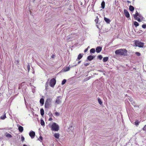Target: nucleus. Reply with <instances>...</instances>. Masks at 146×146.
I'll return each mask as SVG.
<instances>
[{"label":"nucleus","mask_w":146,"mask_h":146,"mask_svg":"<svg viewBox=\"0 0 146 146\" xmlns=\"http://www.w3.org/2000/svg\"><path fill=\"white\" fill-rule=\"evenodd\" d=\"M74 35V36H75L76 35Z\"/></svg>","instance_id":"nucleus-48"},{"label":"nucleus","mask_w":146,"mask_h":146,"mask_svg":"<svg viewBox=\"0 0 146 146\" xmlns=\"http://www.w3.org/2000/svg\"><path fill=\"white\" fill-rule=\"evenodd\" d=\"M142 27L144 29L146 28V25L145 24L143 25H142Z\"/></svg>","instance_id":"nucleus-31"},{"label":"nucleus","mask_w":146,"mask_h":146,"mask_svg":"<svg viewBox=\"0 0 146 146\" xmlns=\"http://www.w3.org/2000/svg\"><path fill=\"white\" fill-rule=\"evenodd\" d=\"M70 68L68 67H67L64 69V71L65 72L67 71L70 70Z\"/></svg>","instance_id":"nucleus-20"},{"label":"nucleus","mask_w":146,"mask_h":146,"mask_svg":"<svg viewBox=\"0 0 146 146\" xmlns=\"http://www.w3.org/2000/svg\"><path fill=\"white\" fill-rule=\"evenodd\" d=\"M138 17L140 18H141L142 17V16L140 14H139V15L138 16Z\"/></svg>","instance_id":"nucleus-39"},{"label":"nucleus","mask_w":146,"mask_h":146,"mask_svg":"<svg viewBox=\"0 0 146 146\" xmlns=\"http://www.w3.org/2000/svg\"><path fill=\"white\" fill-rule=\"evenodd\" d=\"M70 37L71 38V37H72V36H69V38H70Z\"/></svg>","instance_id":"nucleus-49"},{"label":"nucleus","mask_w":146,"mask_h":146,"mask_svg":"<svg viewBox=\"0 0 146 146\" xmlns=\"http://www.w3.org/2000/svg\"><path fill=\"white\" fill-rule=\"evenodd\" d=\"M135 54L137 56H140V54L139 52H136Z\"/></svg>","instance_id":"nucleus-33"},{"label":"nucleus","mask_w":146,"mask_h":146,"mask_svg":"<svg viewBox=\"0 0 146 146\" xmlns=\"http://www.w3.org/2000/svg\"><path fill=\"white\" fill-rule=\"evenodd\" d=\"M6 136L8 137H12V136L10 134H9L6 135Z\"/></svg>","instance_id":"nucleus-28"},{"label":"nucleus","mask_w":146,"mask_h":146,"mask_svg":"<svg viewBox=\"0 0 146 146\" xmlns=\"http://www.w3.org/2000/svg\"><path fill=\"white\" fill-rule=\"evenodd\" d=\"M21 139L22 141H23L24 140L25 138L23 136H22L21 137Z\"/></svg>","instance_id":"nucleus-37"},{"label":"nucleus","mask_w":146,"mask_h":146,"mask_svg":"<svg viewBox=\"0 0 146 146\" xmlns=\"http://www.w3.org/2000/svg\"><path fill=\"white\" fill-rule=\"evenodd\" d=\"M52 118H50L48 119L49 121H51L52 120Z\"/></svg>","instance_id":"nucleus-42"},{"label":"nucleus","mask_w":146,"mask_h":146,"mask_svg":"<svg viewBox=\"0 0 146 146\" xmlns=\"http://www.w3.org/2000/svg\"><path fill=\"white\" fill-rule=\"evenodd\" d=\"M139 122L138 121H136L135 122V125H137L139 124Z\"/></svg>","instance_id":"nucleus-35"},{"label":"nucleus","mask_w":146,"mask_h":146,"mask_svg":"<svg viewBox=\"0 0 146 146\" xmlns=\"http://www.w3.org/2000/svg\"><path fill=\"white\" fill-rule=\"evenodd\" d=\"M48 102H47L46 101V102L45 104V107L46 108L47 106H48Z\"/></svg>","instance_id":"nucleus-29"},{"label":"nucleus","mask_w":146,"mask_h":146,"mask_svg":"<svg viewBox=\"0 0 146 146\" xmlns=\"http://www.w3.org/2000/svg\"><path fill=\"white\" fill-rule=\"evenodd\" d=\"M104 20L107 23H110V20L109 19L106 17H104Z\"/></svg>","instance_id":"nucleus-13"},{"label":"nucleus","mask_w":146,"mask_h":146,"mask_svg":"<svg viewBox=\"0 0 146 146\" xmlns=\"http://www.w3.org/2000/svg\"><path fill=\"white\" fill-rule=\"evenodd\" d=\"M60 97V96H58L57 97V98L56 99V101L55 102L56 104H59L61 103V101L59 98Z\"/></svg>","instance_id":"nucleus-6"},{"label":"nucleus","mask_w":146,"mask_h":146,"mask_svg":"<svg viewBox=\"0 0 146 146\" xmlns=\"http://www.w3.org/2000/svg\"><path fill=\"white\" fill-rule=\"evenodd\" d=\"M40 123H41V125L42 126H44V122L43 120L41 119Z\"/></svg>","instance_id":"nucleus-22"},{"label":"nucleus","mask_w":146,"mask_h":146,"mask_svg":"<svg viewBox=\"0 0 146 146\" xmlns=\"http://www.w3.org/2000/svg\"><path fill=\"white\" fill-rule=\"evenodd\" d=\"M134 24L135 27H137L139 25V23L136 21H135L134 23Z\"/></svg>","instance_id":"nucleus-21"},{"label":"nucleus","mask_w":146,"mask_h":146,"mask_svg":"<svg viewBox=\"0 0 146 146\" xmlns=\"http://www.w3.org/2000/svg\"><path fill=\"white\" fill-rule=\"evenodd\" d=\"M82 57V55L81 54H80L78 55L77 59H76V60L78 61V60H80L81 59Z\"/></svg>","instance_id":"nucleus-16"},{"label":"nucleus","mask_w":146,"mask_h":146,"mask_svg":"<svg viewBox=\"0 0 146 146\" xmlns=\"http://www.w3.org/2000/svg\"><path fill=\"white\" fill-rule=\"evenodd\" d=\"M129 9L131 11H133L134 9V8L132 6L130 5L129 6Z\"/></svg>","instance_id":"nucleus-14"},{"label":"nucleus","mask_w":146,"mask_h":146,"mask_svg":"<svg viewBox=\"0 0 146 146\" xmlns=\"http://www.w3.org/2000/svg\"><path fill=\"white\" fill-rule=\"evenodd\" d=\"M17 126L18 127V129L19 131L21 132H22L23 130V127L19 125H17Z\"/></svg>","instance_id":"nucleus-8"},{"label":"nucleus","mask_w":146,"mask_h":146,"mask_svg":"<svg viewBox=\"0 0 146 146\" xmlns=\"http://www.w3.org/2000/svg\"><path fill=\"white\" fill-rule=\"evenodd\" d=\"M98 58L100 60H101L102 58V55H100L98 56Z\"/></svg>","instance_id":"nucleus-32"},{"label":"nucleus","mask_w":146,"mask_h":146,"mask_svg":"<svg viewBox=\"0 0 146 146\" xmlns=\"http://www.w3.org/2000/svg\"><path fill=\"white\" fill-rule=\"evenodd\" d=\"M54 136L56 139H58L59 137V134L58 133H55L54 134Z\"/></svg>","instance_id":"nucleus-11"},{"label":"nucleus","mask_w":146,"mask_h":146,"mask_svg":"<svg viewBox=\"0 0 146 146\" xmlns=\"http://www.w3.org/2000/svg\"><path fill=\"white\" fill-rule=\"evenodd\" d=\"M55 57V55L54 54H52L51 56V58H54Z\"/></svg>","instance_id":"nucleus-40"},{"label":"nucleus","mask_w":146,"mask_h":146,"mask_svg":"<svg viewBox=\"0 0 146 146\" xmlns=\"http://www.w3.org/2000/svg\"><path fill=\"white\" fill-rule=\"evenodd\" d=\"M59 129L58 125L55 123H53L51 126V130L57 131Z\"/></svg>","instance_id":"nucleus-2"},{"label":"nucleus","mask_w":146,"mask_h":146,"mask_svg":"<svg viewBox=\"0 0 146 146\" xmlns=\"http://www.w3.org/2000/svg\"><path fill=\"white\" fill-rule=\"evenodd\" d=\"M101 7L103 9H104L105 7V3L104 1H103L101 3Z\"/></svg>","instance_id":"nucleus-15"},{"label":"nucleus","mask_w":146,"mask_h":146,"mask_svg":"<svg viewBox=\"0 0 146 146\" xmlns=\"http://www.w3.org/2000/svg\"><path fill=\"white\" fill-rule=\"evenodd\" d=\"M66 79H64L62 81V84L64 85L65 83L66 82Z\"/></svg>","instance_id":"nucleus-25"},{"label":"nucleus","mask_w":146,"mask_h":146,"mask_svg":"<svg viewBox=\"0 0 146 146\" xmlns=\"http://www.w3.org/2000/svg\"><path fill=\"white\" fill-rule=\"evenodd\" d=\"M89 64H90V63H85L84 64V65L85 66H88Z\"/></svg>","instance_id":"nucleus-36"},{"label":"nucleus","mask_w":146,"mask_h":146,"mask_svg":"<svg viewBox=\"0 0 146 146\" xmlns=\"http://www.w3.org/2000/svg\"><path fill=\"white\" fill-rule=\"evenodd\" d=\"M95 52V50L94 48H92L90 50L91 53H94Z\"/></svg>","instance_id":"nucleus-23"},{"label":"nucleus","mask_w":146,"mask_h":146,"mask_svg":"<svg viewBox=\"0 0 146 146\" xmlns=\"http://www.w3.org/2000/svg\"><path fill=\"white\" fill-rule=\"evenodd\" d=\"M23 146H27L26 145H23Z\"/></svg>","instance_id":"nucleus-47"},{"label":"nucleus","mask_w":146,"mask_h":146,"mask_svg":"<svg viewBox=\"0 0 146 146\" xmlns=\"http://www.w3.org/2000/svg\"><path fill=\"white\" fill-rule=\"evenodd\" d=\"M137 20L139 22L141 21L140 18H139L138 17H137Z\"/></svg>","instance_id":"nucleus-38"},{"label":"nucleus","mask_w":146,"mask_h":146,"mask_svg":"<svg viewBox=\"0 0 146 146\" xmlns=\"http://www.w3.org/2000/svg\"><path fill=\"white\" fill-rule=\"evenodd\" d=\"M56 83V80L54 78L52 79L50 81V85L51 87H53Z\"/></svg>","instance_id":"nucleus-4"},{"label":"nucleus","mask_w":146,"mask_h":146,"mask_svg":"<svg viewBox=\"0 0 146 146\" xmlns=\"http://www.w3.org/2000/svg\"><path fill=\"white\" fill-rule=\"evenodd\" d=\"M40 114L42 116H43L44 114V110L42 109H41L40 110Z\"/></svg>","instance_id":"nucleus-17"},{"label":"nucleus","mask_w":146,"mask_h":146,"mask_svg":"<svg viewBox=\"0 0 146 146\" xmlns=\"http://www.w3.org/2000/svg\"><path fill=\"white\" fill-rule=\"evenodd\" d=\"M40 102L42 105H43L44 104V99L43 98H41L40 100Z\"/></svg>","instance_id":"nucleus-19"},{"label":"nucleus","mask_w":146,"mask_h":146,"mask_svg":"<svg viewBox=\"0 0 146 146\" xmlns=\"http://www.w3.org/2000/svg\"><path fill=\"white\" fill-rule=\"evenodd\" d=\"M80 62H81L80 61H79L78 62V64H79Z\"/></svg>","instance_id":"nucleus-44"},{"label":"nucleus","mask_w":146,"mask_h":146,"mask_svg":"<svg viewBox=\"0 0 146 146\" xmlns=\"http://www.w3.org/2000/svg\"><path fill=\"white\" fill-rule=\"evenodd\" d=\"M88 50V48L85 49L84 51V52H86Z\"/></svg>","instance_id":"nucleus-41"},{"label":"nucleus","mask_w":146,"mask_h":146,"mask_svg":"<svg viewBox=\"0 0 146 146\" xmlns=\"http://www.w3.org/2000/svg\"><path fill=\"white\" fill-rule=\"evenodd\" d=\"M6 118V116L5 115V114L3 116H1V118L2 119H4Z\"/></svg>","instance_id":"nucleus-24"},{"label":"nucleus","mask_w":146,"mask_h":146,"mask_svg":"<svg viewBox=\"0 0 146 146\" xmlns=\"http://www.w3.org/2000/svg\"><path fill=\"white\" fill-rule=\"evenodd\" d=\"M90 48V47H89V46H88L87 47V48H88H88Z\"/></svg>","instance_id":"nucleus-46"},{"label":"nucleus","mask_w":146,"mask_h":146,"mask_svg":"<svg viewBox=\"0 0 146 146\" xmlns=\"http://www.w3.org/2000/svg\"><path fill=\"white\" fill-rule=\"evenodd\" d=\"M135 44L136 46L140 47H142L144 45V43L141 42L139 41H136L135 42Z\"/></svg>","instance_id":"nucleus-3"},{"label":"nucleus","mask_w":146,"mask_h":146,"mask_svg":"<svg viewBox=\"0 0 146 146\" xmlns=\"http://www.w3.org/2000/svg\"><path fill=\"white\" fill-rule=\"evenodd\" d=\"M124 12L125 16L127 18H129V14L127 10L125 9L124 10Z\"/></svg>","instance_id":"nucleus-7"},{"label":"nucleus","mask_w":146,"mask_h":146,"mask_svg":"<svg viewBox=\"0 0 146 146\" xmlns=\"http://www.w3.org/2000/svg\"><path fill=\"white\" fill-rule=\"evenodd\" d=\"M94 58V57L92 56H89L88 57L87 59L89 61L92 60Z\"/></svg>","instance_id":"nucleus-12"},{"label":"nucleus","mask_w":146,"mask_h":146,"mask_svg":"<svg viewBox=\"0 0 146 146\" xmlns=\"http://www.w3.org/2000/svg\"><path fill=\"white\" fill-rule=\"evenodd\" d=\"M29 135L31 138L33 139L35 136V133L34 131H32L29 132Z\"/></svg>","instance_id":"nucleus-5"},{"label":"nucleus","mask_w":146,"mask_h":146,"mask_svg":"<svg viewBox=\"0 0 146 146\" xmlns=\"http://www.w3.org/2000/svg\"><path fill=\"white\" fill-rule=\"evenodd\" d=\"M108 59V57H105L103 58V61L104 62H106L107 61Z\"/></svg>","instance_id":"nucleus-18"},{"label":"nucleus","mask_w":146,"mask_h":146,"mask_svg":"<svg viewBox=\"0 0 146 146\" xmlns=\"http://www.w3.org/2000/svg\"><path fill=\"white\" fill-rule=\"evenodd\" d=\"M102 48L100 46L98 47H97L96 49V52L97 53H99L102 50Z\"/></svg>","instance_id":"nucleus-9"},{"label":"nucleus","mask_w":146,"mask_h":146,"mask_svg":"<svg viewBox=\"0 0 146 146\" xmlns=\"http://www.w3.org/2000/svg\"><path fill=\"white\" fill-rule=\"evenodd\" d=\"M27 68L28 69V72L29 71V70L30 69V66L29 64L27 66Z\"/></svg>","instance_id":"nucleus-30"},{"label":"nucleus","mask_w":146,"mask_h":146,"mask_svg":"<svg viewBox=\"0 0 146 146\" xmlns=\"http://www.w3.org/2000/svg\"><path fill=\"white\" fill-rule=\"evenodd\" d=\"M55 115L57 116H59L60 115V114L58 112H56L54 113Z\"/></svg>","instance_id":"nucleus-27"},{"label":"nucleus","mask_w":146,"mask_h":146,"mask_svg":"<svg viewBox=\"0 0 146 146\" xmlns=\"http://www.w3.org/2000/svg\"><path fill=\"white\" fill-rule=\"evenodd\" d=\"M98 101L100 105H102V102L101 100L100 99H98Z\"/></svg>","instance_id":"nucleus-26"},{"label":"nucleus","mask_w":146,"mask_h":146,"mask_svg":"<svg viewBox=\"0 0 146 146\" xmlns=\"http://www.w3.org/2000/svg\"><path fill=\"white\" fill-rule=\"evenodd\" d=\"M38 140L40 141H41L42 140V136H40L38 139Z\"/></svg>","instance_id":"nucleus-34"},{"label":"nucleus","mask_w":146,"mask_h":146,"mask_svg":"<svg viewBox=\"0 0 146 146\" xmlns=\"http://www.w3.org/2000/svg\"><path fill=\"white\" fill-rule=\"evenodd\" d=\"M139 14L138 13V12L136 11L135 14L133 15L134 17L135 20H137V17L138 16Z\"/></svg>","instance_id":"nucleus-10"},{"label":"nucleus","mask_w":146,"mask_h":146,"mask_svg":"<svg viewBox=\"0 0 146 146\" xmlns=\"http://www.w3.org/2000/svg\"><path fill=\"white\" fill-rule=\"evenodd\" d=\"M127 2L129 3H131L130 2V1H127Z\"/></svg>","instance_id":"nucleus-45"},{"label":"nucleus","mask_w":146,"mask_h":146,"mask_svg":"<svg viewBox=\"0 0 146 146\" xmlns=\"http://www.w3.org/2000/svg\"><path fill=\"white\" fill-rule=\"evenodd\" d=\"M97 20H98V19H96L95 20V21L96 22V23L97 22Z\"/></svg>","instance_id":"nucleus-43"},{"label":"nucleus","mask_w":146,"mask_h":146,"mask_svg":"<svg viewBox=\"0 0 146 146\" xmlns=\"http://www.w3.org/2000/svg\"><path fill=\"white\" fill-rule=\"evenodd\" d=\"M127 52V50L125 49H123L116 50L115 52V53L117 55L125 56L126 55Z\"/></svg>","instance_id":"nucleus-1"}]
</instances>
